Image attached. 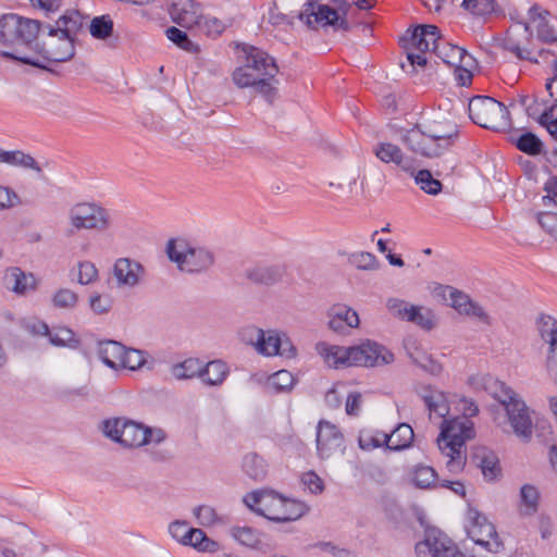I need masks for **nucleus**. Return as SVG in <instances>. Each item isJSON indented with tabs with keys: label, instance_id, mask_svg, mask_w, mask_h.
Returning <instances> with one entry per match:
<instances>
[{
	"label": "nucleus",
	"instance_id": "nucleus-35",
	"mask_svg": "<svg viewBox=\"0 0 557 557\" xmlns=\"http://www.w3.org/2000/svg\"><path fill=\"white\" fill-rule=\"evenodd\" d=\"M0 162L26 170L29 169L35 171L37 174H41L42 172L38 162L30 154L24 153L21 150L5 151L0 149Z\"/></svg>",
	"mask_w": 557,
	"mask_h": 557
},
{
	"label": "nucleus",
	"instance_id": "nucleus-1",
	"mask_svg": "<svg viewBox=\"0 0 557 557\" xmlns=\"http://www.w3.org/2000/svg\"><path fill=\"white\" fill-rule=\"evenodd\" d=\"M84 18L77 11H67L53 23L38 21V35L30 48L48 62H66L75 54V38Z\"/></svg>",
	"mask_w": 557,
	"mask_h": 557
},
{
	"label": "nucleus",
	"instance_id": "nucleus-8",
	"mask_svg": "<svg viewBox=\"0 0 557 557\" xmlns=\"http://www.w3.org/2000/svg\"><path fill=\"white\" fill-rule=\"evenodd\" d=\"M469 116L481 127L500 131L509 126V112L499 101L487 96L473 97L468 104Z\"/></svg>",
	"mask_w": 557,
	"mask_h": 557
},
{
	"label": "nucleus",
	"instance_id": "nucleus-47",
	"mask_svg": "<svg viewBox=\"0 0 557 557\" xmlns=\"http://www.w3.org/2000/svg\"><path fill=\"white\" fill-rule=\"evenodd\" d=\"M231 535L239 544L248 547H257L261 542L259 533L250 527H233Z\"/></svg>",
	"mask_w": 557,
	"mask_h": 557
},
{
	"label": "nucleus",
	"instance_id": "nucleus-42",
	"mask_svg": "<svg viewBox=\"0 0 557 557\" xmlns=\"http://www.w3.org/2000/svg\"><path fill=\"white\" fill-rule=\"evenodd\" d=\"M295 379L287 370H280L268 379L267 386L274 393H284L293 388Z\"/></svg>",
	"mask_w": 557,
	"mask_h": 557
},
{
	"label": "nucleus",
	"instance_id": "nucleus-37",
	"mask_svg": "<svg viewBox=\"0 0 557 557\" xmlns=\"http://www.w3.org/2000/svg\"><path fill=\"white\" fill-rule=\"evenodd\" d=\"M413 441V430L407 423H399L391 434L386 433V447L391 450L408 448Z\"/></svg>",
	"mask_w": 557,
	"mask_h": 557
},
{
	"label": "nucleus",
	"instance_id": "nucleus-39",
	"mask_svg": "<svg viewBox=\"0 0 557 557\" xmlns=\"http://www.w3.org/2000/svg\"><path fill=\"white\" fill-rule=\"evenodd\" d=\"M540 492L532 484H524L520 488V511L525 516L536 512L539 507Z\"/></svg>",
	"mask_w": 557,
	"mask_h": 557
},
{
	"label": "nucleus",
	"instance_id": "nucleus-41",
	"mask_svg": "<svg viewBox=\"0 0 557 557\" xmlns=\"http://www.w3.org/2000/svg\"><path fill=\"white\" fill-rule=\"evenodd\" d=\"M201 362L198 359H186L181 363H176L171 368V374L176 380H187L200 374Z\"/></svg>",
	"mask_w": 557,
	"mask_h": 557
},
{
	"label": "nucleus",
	"instance_id": "nucleus-7",
	"mask_svg": "<svg viewBox=\"0 0 557 557\" xmlns=\"http://www.w3.org/2000/svg\"><path fill=\"white\" fill-rule=\"evenodd\" d=\"M166 255L181 271L190 274L207 272L215 262L212 249L195 245L182 237L168 242Z\"/></svg>",
	"mask_w": 557,
	"mask_h": 557
},
{
	"label": "nucleus",
	"instance_id": "nucleus-26",
	"mask_svg": "<svg viewBox=\"0 0 557 557\" xmlns=\"http://www.w3.org/2000/svg\"><path fill=\"white\" fill-rule=\"evenodd\" d=\"M359 315L352 308L337 304L329 310V326L331 330L343 333L346 327H358Z\"/></svg>",
	"mask_w": 557,
	"mask_h": 557
},
{
	"label": "nucleus",
	"instance_id": "nucleus-60",
	"mask_svg": "<svg viewBox=\"0 0 557 557\" xmlns=\"http://www.w3.org/2000/svg\"><path fill=\"white\" fill-rule=\"evenodd\" d=\"M168 38L186 51H194L196 46L190 41L185 32L172 26L166 29Z\"/></svg>",
	"mask_w": 557,
	"mask_h": 557
},
{
	"label": "nucleus",
	"instance_id": "nucleus-30",
	"mask_svg": "<svg viewBox=\"0 0 557 557\" xmlns=\"http://www.w3.org/2000/svg\"><path fill=\"white\" fill-rule=\"evenodd\" d=\"M375 156L385 163H394L405 171L411 169V160L404 156L400 148L391 143H381L374 149Z\"/></svg>",
	"mask_w": 557,
	"mask_h": 557
},
{
	"label": "nucleus",
	"instance_id": "nucleus-54",
	"mask_svg": "<svg viewBox=\"0 0 557 557\" xmlns=\"http://www.w3.org/2000/svg\"><path fill=\"white\" fill-rule=\"evenodd\" d=\"M349 261L359 270L374 271L379 269V261L371 252H355L349 257Z\"/></svg>",
	"mask_w": 557,
	"mask_h": 557
},
{
	"label": "nucleus",
	"instance_id": "nucleus-6",
	"mask_svg": "<svg viewBox=\"0 0 557 557\" xmlns=\"http://www.w3.org/2000/svg\"><path fill=\"white\" fill-rule=\"evenodd\" d=\"M495 398L506 411L505 420L499 421L498 425L505 433H512L521 442L529 443L533 436V421L531 411L521 396L502 383Z\"/></svg>",
	"mask_w": 557,
	"mask_h": 557
},
{
	"label": "nucleus",
	"instance_id": "nucleus-38",
	"mask_svg": "<svg viewBox=\"0 0 557 557\" xmlns=\"http://www.w3.org/2000/svg\"><path fill=\"white\" fill-rule=\"evenodd\" d=\"M242 469L246 475L255 481H262L268 474L265 460L256 453H248L244 456Z\"/></svg>",
	"mask_w": 557,
	"mask_h": 557
},
{
	"label": "nucleus",
	"instance_id": "nucleus-59",
	"mask_svg": "<svg viewBox=\"0 0 557 557\" xmlns=\"http://www.w3.org/2000/svg\"><path fill=\"white\" fill-rule=\"evenodd\" d=\"M78 277L81 285H88L98 280V270L91 261H81L77 264Z\"/></svg>",
	"mask_w": 557,
	"mask_h": 557
},
{
	"label": "nucleus",
	"instance_id": "nucleus-36",
	"mask_svg": "<svg viewBox=\"0 0 557 557\" xmlns=\"http://www.w3.org/2000/svg\"><path fill=\"white\" fill-rule=\"evenodd\" d=\"M474 458L485 480L495 481L499 478V459L493 451L482 449L475 454Z\"/></svg>",
	"mask_w": 557,
	"mask_h": 557
},
{
	"label": "nucleus",
	"instance_id": "nucleus-56",
	"mask_svg": "<svg viewBox=\"0 0 557 557\" xmlns=\"http://www.w3.org/2000/svg\"><path fill=\"white\" fill-rule=\"evenodd\" d=\"M145 363L144 351L138 349H126L122 354L121 367L129 370H137Z\"/></svg>",
	"mask_w": 557,
	"mask_h": 557
},
{
	"label": "nucleus",
	"instance_id": "nucleus-16",
	"mask_svg": "<svg viewBox=\"0 0 557 557\" xmlns=\"http://www.w3.org/2000/svg\"><path fill=\"white\" fill-rule=\"evenodd\" d=\"M255 350L263 357L280 356L294 359L297 356V348L290 338L277 330H263V335L260 336Z\"/></svg>",
	"mask_w": 557,
	"mask_h": 557
},
{
	"label": "nucleus",
	"instance_id": "nucleus-22",
	"mask_svg": "<svg viewBox=\"0 0 557 557\" xmlns=\"http://www.w3.org/2000/svg\"><path fill=\"white\" fill-rule=\"evenodd\" d=\"M174 23L185 28H193L200 22L201 9L194 0H172L169 9Z\"/></svg>",
	"mask_w": 557,
	"mask_h": 557
},
{
	"label": "nucleus",
	"instance_id": "nucleus-33",
	"mask_svg": "<svg viewBox=\"0 0 557 557\" xmlns=\"http://www.w3.org/2000/svg\"><path fill=\"white\" fill-rule=\"evenodd\" d=\"M434 53L446 64L455 67L460 65L466 57H471L463 48L446 42L444 39H440L437 46H435Z\"/></svg>",
	"mask_w": 557,
	"mask_h": 557
},
{
	"label": "nucleus",
	"instance_id": "nucleus-4",
	"mask_svg": "<svg viewBox=\"0 0 557 557\" xmlns=\"http://www.w3.org/2000/svg\"><path fill=\"white\" fill-rule=\"evenodd\" d=\"M243 500L250 510L274 522L296 521L308 511L305 503L268 488L250 492Z\"/></svg>",
	"mask_w": 557,
	"mask_h": 557
},
{
	"label": "nucleus",
	"instance_id": "nucleus-64",
	"mask_svg": "<svg viewBox=\"0 0 557 557\" xmlns=\"http://www.w3.org/2000/svg\"><path fill=\"white\" fill-rule=\"evenodd\" d=\"M89 305L91 310L97 314H103L108 312L112 306V301L107 296H101L99 294L92 295L89 298Z\"/></svg>",
	"mask_w": 557,
	"mask_h": 557
},
{
	"label": "nucleus",
	"instance_id": "nucleus-13",
	"mask_svg": "<svg viewBox=\"0 0 557 557\" xmlns=\"http://www.w3.org/2000/svg\"><path fill=\"white\" fill-rule=\"evenodd\" d=\"M466 529L469 537L488 552L496 553L502 543L498 540L495 527L475 508H468Z\"/></svg>",
	"mask_w": 557,
	"mask_h": 557
},
{
	"label": "nucleus",
	"instance_id": "nucleus-9",
	"mask_svg": "<svg viewBox=\"0 0 557 557\" xmlns=\"http://www.w3.org/2000/svg\"><path fill=\"white\" fill-rule=\"evenodd\" d=\"M69 223L74 231L104 232L112 226L111 213L97 202H77L67 213Z\"/></svg>",
	"mask_w": 557,
	"mask_h": 557
},
{
	"label": "nucleus",
	"instance_id": "nucleus-44",
	"mask_svg": "<svg viewBox=\"0 0 557 557\" xmlns=\"http://www.w3.org/2000/svg\"><path fill=\"white\" fill-rule=\"evenodd\" d=\"M49 338V343L57 347H76L78 341L75 338V334L67 327H58L52 331L49 330V334L46 335Z\"/></svg>",
	"mask_w": 557,
	"mask_h": 557
},
{
	"label": "nucleus",
	"instance_id": "nucleus-24",
	"mask_svg": "<svg viewBox=\"0 0 557 557\" xmlns=\"http://www.w3.org/2000/svg\"><path fill=\"white\" fill-rule=\"evenodd\" d=\"M286 274L284 264H256L246 270V277L262 285H274L283 280Z\"/></svg>",
	"mask_w": 557,
	"mask_h": 557
},
{
	"label": "nucleus",
	"instance_id": "nucleus-50",
	"mask_svg": "<svg viewBox=\"0 0 557 557\" xmlns=\"http://www.w3.org/2000/svg\"><path fill=\"white\" fill-rule=\"evenodd\" d=\"M51 302L54 308L72 310L78 302V295L70 288H60L53 294Z\"/></svg>",
	"mask_w": 557,
	"mask_h": 557
},
{
	"label": "nucleus",
	"instance_id": "nucleus-20",
	"mask_svg": "<svg viewBox=\"0 0 557 557\" xmlns=\"http://www.w3.org/2000/svg\"><path fill=\"white\" fill-rule=\"evenodd\" d=\"M457 550L456 544L438 530L426 531L424 540L416 545V553L419 557H423L428 553L432 557H454L457 555Z\"/></svg>",
	"mask_w": 557,
	"mask_h": 557
},
{
	"label": "nucleus",
	"instance_id": "nucleus-10",
	"mask_svg": "<svg viewBox=\"0 0 557 557\" xmlns=\"http://www.w3.org/2000/svg\"><path fill=\"white\" fill-rule=\"evenodd\" d=\"M144 424L124 417L109 418L101 423L106 437L125 448H138L145 445Z\"/></svg>",
	"mask_w": 557,
	"mask_h": 557
},
{
	"label": "nucleus",
	"instance_id": "nucleus-14",
	"mask_svg": "<svg viewBox=\"0 0 557 557\" xmlns=\"http://www.w3.org/2000/svg\"><path fill=\"white\" fill-rule=\"evenodd\" d=\"M393 361V352L376 342L368 339L360 345L349 347L350 367H382Z\"/></svg>",
	"mask_w": 557,
	"mask_h": 557
},
{
	"label": "nucleus",
	"instance_id": "nucleus-55",
	"mask_svg": "<svg viewBox=\"0 0 557 557\" xmlns=\"http://www.w3.org/2000/svg\"><path fill=\"white\" fill-rule=\"evenodd\" d=\"M199 30L206 33L208 36H219L225 29V24L216 17L205 16L201 14L200 22L195 25Z\"/></svg>",
	"mask_w": 557,
	"mask_h": 557
},
{
	"label": "nucleus",
	"instance_id": "nucleus-28",
	"mask_svg": "<svg viewBox=\"0 0 557 557\" xmlns=\"http://www.w3.org/2000/svg\"><path fill=\"white\" fill-rule=\"evenodd\" d=\"M548 11H540L537 5H533L529 9V18L534 24L537 33V39L552 44L557 41V32L553 28L547 20Z\"/></svg>",
	"mask_w": 557,
	"mask_h": 557
},
{
	"label": "nucleus",
	"instance_id": "nucleus-25",
	"mask_svg": "<svg viewBox=\"0 0 557 557\" xmlns=\"http://www.w3.org/2000/svg\"><path fill=\"white\" fill-rule=\"evenodd\" d=\"M425 131L433 146L440 148V156L448 149L451 138L458 133L457 125L450 121H434L425 126Z\"/></svg>",
	"mask_w": 557,
	"mask_h": 557
},
{
	"label": "nucleus",
	"instance_id": "nucleus-46",
	"mask_svg": "<svg viewBox=\"0 0 557 557\" xmlns=\"http://www.w3.org/2000/svg\"><path fill=\"white\" fill-rule=\"evenodd\" d=\"M358 444L362 450H372L386 446V433L382 431H362L360 432Z\"/></svg>",
	"mask_w": 557,
	"mask_h": 557
},
{
	"label": "nucleus",
	"instance_id": "nucleus-63",
	"mask_svg": "<svg viewBox=\"0 0 557 557\" xmlns=\"http://www.w3.org/2000/svg\"><path fill=\"white\" fill-rule=\"evenodd\" d=\"M25 332L34 336H46L49 334V326L37 319L25 320L22 324Z\"/></svg>",
	"mask_w": 557,
	"mask_h": 557
},
{
	"label": "nucleus",
	"instance_id": "nucleus-23",
	"mask_svg": "<svg viewBox=\"0 0 557 557\" xmlns=\"http://www.w3.org/2000/svg\"><path fill=\"white\" fill-rule=\"evenodd\" d=\"M401 140L414 153L426 158L440 157V148L433 146L425 128L416 126L408 129L403 134Z\"/></svg>",
	"mask_w": 557,
	"mask_h": 557
},
{
	"label": "nucleus",
	"instance_id": "nucleus-18",
	"mask_svg": "<svg viewBox=\"0 0 557 557\" xmlns=\"http://www.w3.org/2000/svg\"><path fill=\"white\" fill-rule=\"evenodd\" d=\"M537 330L542 341L548 345L546 371L550 380L557 384V319L542 314L537 319Z\"/></svg>",
	"mask_w": 557,
	"mask_h": 557
},
{
	"label": "nucleus",
	"instance_id": "nucleus-12",
	"mask_svg": "<svg viewBox=\"0 0 557 557\" xmlns=\"http://www.w3.org/2000/svg\"><path fill=\"white\" fill-rule=\"evenodd\" d=\"M441 39L440 29L435 25H420L417 26L406 46L407 50V60L409 64L414 67L424 66L426 64L425 53L431 50L435 51V46H437Z\"/></svg>",
	"mask_w": 557,
	"mask_h": 557
},
{
	"label": "nucleus",
	"instance_id": "nucleus-57",
	"mask_svg": "<svg viewBox=\"0 0 557 557\" xmlns=\"http://www.w3.org/2000/svg\"><path fill=\"white\" fill-rule=\"evenodd\" d=\"M113 23L108 16L95 17L90 23V34L98 39H104L110 36Z\"/></svg>",
	"mask_w": 557,
	"mask_h": 557
},
{
	"label": "nucleus",
	"instance_id": "nucleus-52",
	"mask_svg": "<svg viewBox=\"0 0 557 557\" xmlns=\"http://www.w3.org/2000/svg\"><path fill=\"white\" fill-rule=\"evenodd\" d=\"M461 7L476 16H486L495 11V0H463Z\"/></svg>",
	"mask_w": 557,
	"mask_h": 557
},
{
	"label": "nucleus",
	"instance_id": "nucleus-51",
	"mask_svg": "<svg viewBox=\"0 0 557 557\" xmlns=\"http://www.w3.org/2000/svg\"><path fill=\"white\" fill-rule=\"evenodd\" d=\"M416 184L430 195H437L442 190V183L434 178L429 170H420L414 176Z\"/></svg>",
	"mask_w": 557,
	"mask_h": 557
},
{
	"label": "nucleus",
	"instance_id": "nucleus-40",
	"mask_svg": "<svg viewBox=\"0 0 557 557\" xmlns=\"http://www.w3.org/2000/svg\"><path fill=\"white\" fill-rule=\"evenodd\" d=\"M516 147L530 156L541 154L544 150L542 140L533 133L525 132L515 139Z\"/></svg>",
	"mask_w": 557,
	"mask_h": 557
},
{
	"label": "nucleus",
	"instance_id": "nucleus-32",
	"mask_svg": "<svg viewBox=\"0 0 557 557\" xmlns=\"http://www.w3.org/2000/svg\"><path fill=\"white\" fill-rule=\"evenodd\" d=\"M228 367L221 360H213L206 366L201 364L199 377L208 386L221 385L228 375Z\"/></svg>",
	"mask_w": 557,
	"mask_h": 557
},
{
	"label": "nucleus",
	"instance_id": "nucleus-19",
	"mask_svg": "<svg viewBox=\"0 0 557 557\" xmlns=\"http://www.w3.org/2000/svg\"><path fill=\"white\" fill-rule=\"evenodd\" d=\"M532 36L533 33L529 23H518L509 29L507 37L504 39V49L520 60L536 63L537 60L532 57V50L530 49Z\"/></svg>",
	"mask_w": 557,
	"mask_h": 557
},
{
	"label": "nucleus",
	"instance_id": "nucleus-11",
	"mask_svg": "<svg viewBox=\"0 0 557 557\" xmlns=\"http://www.w3.org/2000/svg\"><path fill=\"white\" fill-rule=\"evenodd\" d=\"M38 32L36 20L23 18L16 14L0 16V41L4 45L30 47Z\"/></svg>",
	"mask_w": 557,
	"mask_h": 557
},
{
	"label": "nucleus",
	"instance_id": "nucleus-58",
	"mask_svg": "<svg viewBox=\"0 0 557 557\" xmlns=\"http://www.w3.org/2000/svg\"><path fill=\"white\" fill-rule=\"evenodd\" d=\"M263 335V330L249 324L240 327L237 332L238 339L245 345L251 346L256 349L260 336Z\"/></svg>",
	"mask_w": 557,
	"mask_h": 557
},
{
	"label": "nucleus",
	"instance_id": "nucleus-27",
	"mask_svg": "<svg viewBox=\"0 0 557 557\" xmlns=\"http://www.w3.org/2000/svg\"><path fill=\"white\" fill-rule=\"evenodd\" d=\"M420 396L429 409L430 417L446 419L449 413V405L446 395L432 386H423Z\"/></svg>",
	"mask_w": 557,
	"mask_h": 557
},
{
	"label": "nucleus",
	"instance_id": "nucleus-29",
	"mask_svg": "<svg viewBox=\"0 0 557 557\" xmlns=\"http://www.w3.org/2000/svg\"><path fill=\"white\" fill-rule=\"evenodd\" d=\"M124 346L116 341H101L97 344L99 359L111 369H120Z\"/></svg>",
	"mask_w": 557,
	"mask_h": 557
},
{
	"label": "nucleus",
	"instance_id": "nucleus-61",
	"mask_svg": "<svg viewBox=\"0 0 557 557\" xmlns=\"http://www.w3.org/2000/svg\"><path fill=\"white\" fill-rule=\"evenodd\" d=\"M474 64V59L472 57H466V60L460 64L455 66V76L460 86H468L472 81V72L470 67Z\"/></svg>",
	"mask_w": 557,
	"mask_h": 557
},
{
	"label": "nucleus",
	"instance_id": "nucleus-5",
	"mask_svg": "<svg viewBox=\"0 0 557 557\" xmlns=\"http://www.w3.org/2000/svg\"><path fill=\"white\" fill-rule=\"evenodd\" d=\"M473 436V422L469 419L456 417L442 421L437 446L441 453L448 458L446 467L450 472L462 470L466 462L465 443Z\"/></svg>",
	"mask_w": 557,
	"mask_h": 557
},
{
	"label": "nucleus",
	"instance_id": "nucleus-21",
	"mask_svg": "<svg viewBox=\"0 0 557 557\" xmlns=\"http://www.w3.org/2000/svg\"><path fill=\"white\" fill-rule=\"evenodd\" d=\"M112 274L119 288H134L144 280L145 268L139 261L123 257L115 260Z\"/></svg>",
	"mask_w": 557,
	"mask_h": 557
},
{
	"label": "nucleus",
	"instance_id": "nucleus-43",
	"mask_svg": "<svg viewBox=\"0 0 557 557\" xmlns=\"http://www.w3.org/2000/svg\"><path fill=\"white\" fill-rule=\"evenodd\" d=\"M193 515L198 524L210 528L223 523V518L209 505H200L193 509Z\"/></svg>",
	"mask_w": 557,
	"mask_h": 557
},
{
	"label": "nucleus",
	"instance_id": "nucleus-62",
	"mask_svg": "<svg viewBox=\"0 0 557 557\" xmlns=\"http://www.w3.org/2000/svg\"><path fill=\"white\" fill-rule=\"evenodd\" d=\"M537 222L548 234L557 237V213L542 212L537 214Z\"/></svg>",
	"mask_w": 557,
	"mask_h": 557
},
{
	"label": "nucleus",
	"instance_id": "nucleus-45",
	"mask_svg": "<svg viewBox=\"0 0 557 557\" xmlns=\"http://www.w3.org/2000/svg\"><path fill=\"white\" fill-rule=\"evenodd\" d=\"M412 483L419 488H430L436 485V472L429 466H417L413 470Z\"/></svg>",
	"mask_w": 557,
	"mask_h": 557
},
{
	"label": "nucleus",
	"instance_id": "nucleus-49",
	"mask_svg": "<svg viewBox=\"0 0 557 557\" xmlns=\"http://www.w3.org/2000/svg\"><path fill=\"white\" fill-rule=\"evenodd\" d=\"M410 315L412 318L408 319L407 322H412L424 330H432L436 325V318L431 309L414 306Z\"/></svg>",
	"mask_w": 557,
	"mask_h": 557
},
{
	"label": "nucleus",
	"instance_id": "nucleus-15",
	"mask_svg": "<svg viewBox=\"0 0 557 557\" xmlns=\"http://www.w3.org/2000/svg\"><path fill=\"white\" fill-rule=\"evenodd\" d=\"M434 296L446 301L458 313L478 319L480 322L490 324V315L478 304L470 299L465 293L451 287L438 285L434 288Z\"/></svg>",
	"mask_w": 557,
	"mask_h": 557
},
{
	"label": "nucleus",
	"instance_id": "nucleus-17",
	"mask_svg": "<svg viewBox=\"0 0 557 557\" xmlns=\"http://www.w3.org/2000/svg\"><path fill=\"white\" fill-rule=\"evenodd\" d=\"M317 453L321 459H329L345 450L344 435L333 423L321 420L317 425Z\"/></svg>",
	"mask_w": 557,
	"mask_h": 557
},
{
	"label": "nucleus",
	"instance_id": "nucleus-3",
	"mask_svg": "<svg viewBox=\"0 0 557 557\" xmlns=\"http://www.w3.org/2000/svg\"><path fill=\"white\" fill-rule=\"evenodd\" d=\"M289 5L304 2V9L299 11L298 18L309 27H326L331 26L336 32H348V18L352 8L359 10H370L373 8L375 0H352L351 3L346 0H333L336 9H332L326 4H319V0H286Z\"/></svg>",
	"mask_w": 557,
	"mask_h": 557
},
{
	"label": "nucleus",
	"instance_id": "nucleus-31",
	"mask_svg": "<svg viewBox=\"0 0 557 557\" xmlns=\"http://www.w3.org/2000/svg\"><path fill=\"white\" fill-rule=\"evenodd\" d=\"M317 349L329 367L335 369L350 367L349 347L332 346L321 343L317 345Z\"/></svg>",
	"mask_w": 557,
	"mask_h": 557
},
{
	"label": "nucleus",
	"instance_id": "nucleus-53",
	"mask_svg": "<svg viewBox=\"0 0 557 557\" xmlns=\"http://www.w3.org/2000/svg\"><path fill=\"white\" fill-rule=\"evenodd\" d=\"M386 307L393 317L403 321H408V319L412 318L410 313L411 309L414 308V305L399 298H389L386 301Z\"/></svg>",
	"mask_w": 557,
	"mask_h": 557
},
{
	"label": "nucleus",
	"instance_id": "nucleus-48",
	"mask_svg": "<svg viewBox=\"0 0 557 557\" xmlns=\"http://www.w3.org/2000/svg\"><path fill=\"white\" fill-rule=\"evenodd\" d=\"M191 543L189 546L203 553H214L219 549V544L209 539L201 529L193 528L190 531Z\"/></svg>",
	"mask_w": 557,
	"mask_h": 557
},
{
	"label": "nucleus",
	"instance_id": "nucleus-34",
	"mask_svg": "<svg viewBox=\"0 0 557 557\" xmlns=\"http://www.w3.org/2000/svg\"><path fill=\"white\" fill-rule=\"evenodd\" d=\"M7 288L18 294L24 295L27 290L33 289L35 280L32 274L24 273L18 268H13L5 274L4 277Z\"/></svg>",
	"mask_w": 557,
	"mask_h": 557
},
{
	"label": "nucleus",
	"instance_id": "nucleus-2",
	"mask_svg": "<svg viewBox=\"0 0 557 557\" xmlns=\"http://www.w3.org/2000/svg\"><path fill=\"white\" fill-rule=\"evenodd\" d=\"M244 63L233 72V82L239 88L253 87L267 101L272 102L276 95L274 86L278 67L265 51L253 46L243 48Z\"/></svg>",
	"mask_w": 557,
	"mask_h": 557
}]
</instances>
